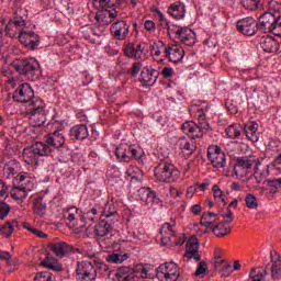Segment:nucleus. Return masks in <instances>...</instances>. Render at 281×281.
Masks as SVG:
<instances>
[{
    "label": "nucleus",
    "mask_w": 281,
    "mask_h": 281,
    "mask_svg": "<svg viewBox=\"0 0 281 281\" xmlns=\"http://www.w3.org/2000/svg\"><path fill=\"white\" fill-rule=\"evenodd\" d=\"M205 271H207V263L205 261H200L194 276H198V277L203 276V273H205Z\"/></svg>",
    "instance_id": "nucleus-56"
},
{
    "label": "nucleus",
    "mask_w": 281,
    "mask_h": 281,
    "mask_svg": "<svg viewBox=\"0 0 281 281\" xmlns=\"http://www.w3.org/2000/svg\"><path fill=\"white\" fill-rule=\"evenodd\" d=\"M177 146L180 148L184 159H190L194 154V146L190 144V139L188 137L182 136L178 139Z\"/></svg>",
    "instance_id": "nucleus-30"
},
{
    "label": "nucleus",
    "mask_w": 281,
    "mask_h": 281,
    "mask_svg": "<svg viewBox=\"0 0 281 281\" xmlns=\"http://www.w3.org/2000/svg\"><path fill=\"white\" fill-rule=\"evenodd\" d=\"M47 247H71V245H68L67 243L61 241L59 239H55L53 241H49L47 244Z\"/></svg>",
    "instance_id": "nucleus-57"
},
{
    "label": "nucleus",
    "mask_w": 281,
    "mask_h": 281,
    "mask_svg": "<svg viewBox=\"0 0 281 281\" xmlns=\"http://www.w3.org/2000/svg\"><path fill=\"white\" fill-rule=\"evenodd\" d=\"M259 125L258 123L251 121L245 124L243 127V133L246 135L247 139L250 142H258L260 139V134L258 133Z\"/></svg>",
    "instance_id": "nucleus-28"
},
{
    "label": "nucleus",
    "mask_w": 281,
    "mask_h": 281,
    "mask_svg": "<svg viewBox=\"0 0 281 281\" xmlns=\"http://www.w3.org/2000/svg\"><path fill=\"white\" fill-rule=\"evenodd\" d=\"M64 218L66 221H69L68 227H76V229H82L80 225L82 224V221H85V217H82V211L76 206H70L66 209V212L64 213Z\"/></svg>",
    "instance_id": "nucleus-20"
},
{
    "label": "nucleus",
    "mask_w": 281,
    "mask_h": 281,
    "mask_svg": "<svg viewBox=\"0 0 281 281\" xmlns=\"http://www.w3.org/2000/svg\"><path fill=\"white\" fill-rule=\"evenodd\" d=\"M131 30V25H128V22L126 20H119L114 22L111 27L110 32L116 41H124L128 36V32Z\"/></svg>",
    "instance_id": "nucleus-21"
},
{
    "label": "nucleus",
    "mask_w": 281,
    "mask_h": 281,
    "mask_svg": "<svg viewBox=\"0 0 281 281\" xmlns=\"http://www.w3.org/2000/svg\"><path fill=\"white\" fill-rule=\"evenodd\" d=\"M150 188L148 187H143L140 189H138V196L140 199V201H143L144 203H146V200L148 199V194L150 193Z\"/></svg>",
    "instance_id": "nucleus-52"
},
{
    "label": "nucleus",
    "mask_w": 281,
    "mask_h": 281,
    "mask_svg": "<svg viewBox=\"0 0 281 281\" xmlns=\"http://www.w3.org/2000/svg\"><path fill=\"white\" fill-rule=\"evenodd\" d=\"M98 216V209L95 207H92L90 211H88L87 213H85V215H82V222L81 224L79 225V227H87V224L89 223H93V221H95V218Z\"/></svg>",
    "instance_id": "nucleus-40"
},
{
    "label": "nucleus",
    "mask_w": 281,
    "mask_h": 281,
    "mask_svg": "<svg viewBox=\"0 0 281 281\" xmlns=\"http://www.w3.org/2000/svg\"><path fill=\"white\" fill-rule=\"evenodd\" d=\"M54 150L49 146V143L35 142L30 147L24 148L22 157L25 164H38L37 157H49Z\"/></svg>",
    "instance_id": "nucleus-8"
},
{
    "label": "nucleus",
    "mask_w": 281,
    "mask_h": 281,
    "mask_svg": "<svg viewBox=\"0 0 281 281\" xmlns=\"http://www.w3.org/2000/svg\"><path fill=\"white\" fill-rule=\"evenodd\" d=\"M12 69L22 76V78H26V80H38L41 76V64L34 57L30 58H18L11 63Z\"/></svg>",
    "instance_id": "nucleus-4"
},
{
    "label": "nucleus",
    "mask_w": 281,
    "mask_h": 281,
    "mask_svg": "<svg viewBox=\"0 0 281 281\" xmlns=\"http://www.w3.org/2000/svg\"><path fill=\"white\" fill-rule=\"evenodd\" d=\"M169 192L171 196H181V194H183L182 190H176L173 187L169 189Z\"/></svg>",
    "instance_id": "nucleus-64"
},
{
    "label": "nucleus",
    "mask_w": 281,
    "mask_h": 281,
    "mask_svg": "<svg viewBox=\"0 0 281 281\" xmlns=\"http://www.w3.org/2000/svg\"><path fill=\"white\" fill-rule=\"evenodd\" d=\"M187 245L186 247H200L201 243L199 241V238L196 235H191L189 238L186 240Z\"/></svg>",
    "instance_id": "nucleus-53"
},
{
    "label": "nucleus",
    "mask_w": 281,
    "mask_h": 281,
    "mask_svg": "<svg viewBox=\"0 0 281 281\" xmlns=\"http://www.w3.org/2000/svg\"><path fill=\"white\" fill-rule=\"evenodd\" d=\"M142 67H144V64H142V61H135L132 64V67L128 69V74L132 76V78L138 76L139 71H142Z\"/></svg>",
    "instance_id": "nucleus-48"
},
{
    "label": "nucleus",
    "mask_w": 281,
    "mask_h": 281,
    "mask_svg": "<svg viewBox=\"0 0 281 281\" xmlns=\"http://www.w3.org/2000/svg\"><path fill=\"white\" fill-rule=\"evenodd\" d=\"M232 232L229 224L227 222H221L213 227V234L215 236H227Z\"/></svg>",
    "instance_id": "nucleus-39"
},
{
    "label": "nucleus",
    "mask_w": 281,
    "mask_h": 281,
    "mask_svg": "<svg viewBox=\"0 0 281 281\" xmlns=\"http://www.w3.org/2000/svg\"><path fill=\"white\" fill-rule=\"evenodd\" d=\"M164 78H172L175 76V69L170 68V67H165L162 68L161 71Z\"/></svg>",
    "instance_id": "nucleus-59"
},
{
    "label": "nucleus",
    "mask_w": 281,
    "mask_h": 281,
    "mask_svg": "<svg viewBox=\"0 0 281 281\" xmlns=\"http://www.w3.org/2000/svg\"><path fill=\"white\" fill-rule=\"evenodd\" d=\"M18 40L26 49H38V45H41V37L33 31L22 32L18 35Z\"/></svg>",
    "instance_id": "nucleus-19"
},
{
    "label": "nucleus",
    "mask_w": 281,
    "mask_h": 281,
    "mask_svg": "<svg viewBox=\"0 0 281 281\" xmlns=\"http://www.w3.org/2000/svg\"><path fill=\"white\" fill-rule=\"evenodd\" d=\"M160 281H178L179 280V266L175 262L162 263L157 268L156 273Z\"/></svg>",
    "instance_id": "nucleus-14"
},
{
    "label": "nucleus",
    "mask_w": 281,
    "mask_h": 281,
    "mask_svg": "<svg viewBox=\"0 0 281 281\" xmlns=\"http://www.w3.org/2000/svg\"><path fill=\"white\" fill-rule=\"evenodd\" d=\"M225 133L229 139H238L243 135V127L240 124H232L226 127Z\"/></svg>",
    "instance_id": "nucleus-37"
},
{
    "label": "nucleus",
    "mask_w": 281,
    "mask_h": 281,
    "mask_svg": "<svg viewBox=\"0 0 281 281\" xmlns=\"http://www.w3.org/2000/svg\"><path fill=\"white\" fill-rule=\"evenodd\" d=\"M145 203L146 205H159V203H161V199H159V195H157V192H155L151 189L147 195V200H145Z\"/></svg>",
    "instance_id": "nucleus-44"
},
{
    "label": "nucleus",
    "mask_w": 281,
    "mask_h": 281,
    "mask_svg": "<svg viewBox=\"0 0 281 281\" xmlns=\"http://www.w3.org/2000/svg\"><path fill=\"white\" fill-rule=\"evenodd\" d=\"M145 30H147L148 32L155 30V22H153L151 20H147L145 21Z\"/></svg>",
    "instance_id": "nucleus-63"
},
{
    "label": "nucleus",
    "mask_w": 281,
    "mask_h": 281,
    "mask_svg": "<svg viewBox=\"0 0 281 281\" xmlns=\"http://www.w3.org/2000/svg\"><path fill=\"white\" fill-rule=\"evenodd\" d=\"M115 155L116 159L124 164H128V161H133V159L142 161V157H144V149L137 147V145L122 143L116 147Z\"/></svg>",
    "instance_id": "nucleus-9"
},
{
    "label": "nucleus",
    "mask_w": 281,
    "mask_h": 281,
    "mask_svg": "<svg viewBox=\"0 0 281 281\" xmlns=\"http://www.w3.org/2000/svg\"><path fill=\"white\" fill-rule=\"evenodd\" d=\"M234 272V269H232V265H226L222 268V276L224 278H229L232 273Z\"/></svg>",
    "instance_id": "nucleus-58"
},
{
    "label": "nucleus",
    "mask_w": 281,
    "mask_h": 281,
    "mask_svg": "<svg viewBox=\"0 0 281 281\" xmlns=\"http://www.w3.org/2000/svg\"><path fill=\"white\" fill-rule=\"evenodd\" d=\"M246 207L249 210H256V207H258V200L256 199V195L251 193L246 195Z\"/></svg>",
    "instance_id": "nucleus-47"
},
{
    "label": "nucleus",
    "mask_w": 281,
    "mask_h": 281,
    "mask_svg": "<svg viewBox=\"0 0 281 281\" xmlns=\"http://www.w3.org/2000/svg\"><path fill=\"white\" fill-rule=\"evenodd\" d=\"M202 210H203V207L201 206V204H195V205L191 206V212H192V214H195V216H199V214H201Z\"/></svg>",
    "instance_id": "nucleus-62"
},
{
    "label": "nucleus",
    "mask_w": 281,
    "mask_h": 281,
    "mask_svg": "<svg viewBox=\"0 0 281 281\" xmlns=\"http://www.w3.org/2000/svg\"><path fill=\"white\" fill-rule=\"evenodd\" d=\"M260 166V162L258 161V157L256 156H245L237 158L236 166L234 168L235 175H238V168H241V170H245L246 175H249L251 172V168L255 167L254 178L257 183L262 182V178L258 177V167Z\"/></svg>",
    "instance_id": "nucleus-12"
},
{
    "label": "nucleus",
    "mask_w": 281,
    "mask_h": 281,
    "mask_svg": "<svg viewBox=\"0 0 281 281\" xmlns=\"http://www.w3.org/2000/svg\"><path fill=\"white\" fill-rule=\"evenodd\" d=\"M78 251L80 254V248H71V247H50L49 250H45V252L40 257V265L45 267V269H50L52 271H61L63 266L58 262V259L54 258V255L57 258H65V256H71Z\"/></svg>",
    "instance_id": "nucleus-3"
},
{
    "label": "nucleus",
    "mask_w": 281,
    "mask_h": 281,
    "mask_svg": "<svg viewBox=\"0 0 281 281\" xmlns=\"http://www.w3.org/2000/svg\"><path fill=\"white\" fill-rule=\"evenodd\" d=\"M119 281H131L133 278H135V274L133 273V269L128 267H122L116 270L115 273Z\"/></svg>",
    "instance_id": "nucleus-35"
},
{
    "label": "nucleus",
    "mask_w": 281,
    "mask_h": 281,
    "mask_svg": "<svg viewBox=\"0 0 281 281\" xmlns=\"http://www.w3.org/2000/svg\"><path fill=\"white\" fill-rule=\"evenodd\" d=\"M45 139L52 150H57L59 161L65 164L67 161V155H69V149L65 147V136L63 133L58 131L54 132L46 136Z\"/></svg>",
    "instance_id": "nucleus-11"
},
{
    "label": "nucleus",
    "mask_w": 281,
    "mask_h": 281,
    "mask_svg": "<svg viewBox=\"0 0 281 281\" xmlns=\"http://www.w3.org/2000/svg\"><path fill=\"white\" fill-rule=\"evenodd\" d=\"M115 218L104 217L94 226V234L99 237L100 247L102 245H108V247H115L117 245V241L112 239L113 234H111L115 229Z\"/></svg>",
    "instance_id": "nucleus-6"
},
{
    "label": "nucleus",
    "mask_w": 281,
    "mask_h": 281,
    "mask_svg": "<svg viewBox=\"0 0 281 281\" xmlns=\"http://www.w3.org/2000/svg\"><path fill=\"white\" fill-rule=\"evenodd\" d=\"M222 217L225 220L224 223H232L234 221V212L231 209H226L222 212Z\"/></svg>",
    "instance_id": "nucleus-54"
},
{
    "label": "nucleus",
    "mask_w": 281,
    "mask_h": 281,
    "mask_svg": "<svg viewBox=\"0 0 281 281\" xmlns=\"http://www.w3.org/2000/svg\"><path fill=\"white\" fill-rule=\"evenodd\" d=\"M16 227H19L18 221L7 222L5 224L0 225V234L5 236V238H10V236H12V232H14Z\"/></svg>",
    "instance_id": "nucleus-38"
},
{
    "label": "nucleus",
    "mask_w": 281,
    "mask_h": 281,
    "mask_svg": "<svg viewBox=\"0 0 281 281\" xmlns=\"http://www.w3.org/2000/svg\"><path fill=\"white\" fill-rule=\"evenodd\" d=\"M207 157L214 168H225L227 158L218 145H211L207 148Z\"/></svg>",
    "instance_id": "nucleus-16"
},
{
    "label": "nucleus",
    "mask_w": 281,
    "mask_h": 281,
    "mask_svg": "<svg viewBox=\"0 0 281 281\" xmlns=\"http://www.w3.org/2000/svg\"><path fill=\"white\" fill-rule=\"evenodd\" d=\"M103 216L104 218H109L110 221H113V218H115V223H117V205L113 202H108L103 210Z\"/></svg>",
    "instance_id": "nucleus-34"
},
{
    "label": "nucleus",
    "mask_w": 281,
    "mask_h": 281,
    "mask_svg": "<svg viewBox=\"0 0 281 281\" xmlns=\"http://www.w3.org/2000/svg\"><path fill=\"white\" fill-rule=\"evenodd\" d=\"M13 186L15 190L23 192L22 199H25L27 196V192H32V190H34V186H36V177L34 173L20 172L14 178Z\"/></svg>",
    "instance_id": "nucleus-13"
},
{
    "label": "nucleus",
    "mask_w": 281,
    "mask_h": 281,
    "mask_svg": "<svg viewBox=\"0 0 281 281\" xmlns=\"http://www.w3.org/2000/svg\"><path fill=\"white\" fill-rule=\"evenodd\" d=\"M98 271L93 263L89 261H81L77 265V281H95Z\"/></svg>",
    "instance_id": "nucleus-15"
},
{
    "label": "nucleus",
    "mask_w": 281,
    "mask_h": 281,
    "mask_svg": "<svg viewBox=\"0 0 281 281\" xmlns=\"http://www.w3.org/2000/svg\"><path fill=\"white\" fill-rule=\"evenodd\" d=\"M168 13L173 16V19H184L186 18V4L182 2H176L169 5Z\"/></svg>",
    "instance_id": "nucleus-32"
},
{
    "label": "nucleus",
    "mask_w": 281,
    "mask_h": 281,
    "mask_svg": "<svg viewBox=\"0 0 281 281\" xmlns=\"http://www.w3.org/2000/svg\"><path fill=\"white\" fill-rule=\"evenodd\" d=\"M177 36L183 45H187V47H193V45L196 44V34L194 31L190 30L189 27H181L178 29Z\"/></svg>",
    "instance_id": "nucleus-24"
},
{
    "label": "nucleus",
    "mask_w": 281,
    "mask_h": 281,
    "mask_svg": "<svg viewBox=\"0 0 281 281\" xmlns=\"http://www.w3.org/2000/svg\"><path fill=\"white\" fill-rule=\"evenodd\" d=\"M226 109L232 113V115H236V113H238V108L233 103L226 102Z\"/></svg>",
    "instance_id": "nucleus-61"
},
{
    "label": "nucleus",
    "mask_w": 281,
    "mask_h": 281,
    "mask_svg": "<svg viewBox=\"0 0 281 281\" xmlns=\"http://www.w3.org/2000/svg\"><path fill=\"white\" fill-rule=\"evenodd\" d=\"M134 278H148V265L137 263L132 269Z\"/></svg>",
    "instance_id": "nucleus-41"
},
{
    "label": "nucleus",
    "mask_w": 281,
    "mask_h": 281,
    "mask_svg": "<svg viewBox=\"0 0 281 281\" xmlns=\"http://www.w3.org/2000/svg\"><path fill=\"white\" fill-rule=\"evenodd\" d=\"M266 181H267L269 188H272V189H270L271 194H276L278 192V190L281 189V178L268 179Z\"/></svg>",
    "instance_id": "nucleus-46"
},
{
    "label": "nucleus",
    "mask_w": 281,
    "mask_h": 281,
    "mask_svg": "<svg viewBox=\"0 0 281 281\" xmlns=\"http://www.w3.org/2000/svg\"><path fill=\"white\" fill-rule=\"evenodd\" d=\"M154 175L160 183H175L179 181L181 171L168 161H160L154 169Z\"/></svg>",
    "instance_id": "nucleus-7"
},
{
    "label": "nucleus",
    "mask_w": 281,
    "mask_h": 281,
    "mask_svg": "<svg viewBox=\"0 0 281 281\" xmlns=\"http://www.w3.org/2000/svg\"><path fill=\"white\" fill-rule=\"evenodd\" d=\"M281 27V15L276 16V14L266 11L260 14L257 22L258 32H262V34H269L271 32L277 31Z\"/></svg>",
    "instance_id": "nucleus-10"
},
{
    "label": "nucleus",
    "mask_w": 281,
    "mask_h": 281,
    "mask_svg": "<svg viewBox=\"0 0 281 281\" xmlns=\"http://www.w3.org/2000/svg\"><path fill=\"white\" fill-rule=\"evenodd\" d=\"M117 13L119 11L116 9L105 10L101 14H97L95 19L100 22L102 21V16H109L110 21H115V19H117Z\"/></svg>",
    "instance_id": "nucleus-45"
},
{
    "label": "nucleus",
    "mask_w": 281,
    "mask_h": 281,
    "mask_svg": "<svg viewBox=\"0 0 281 281\" xmlns=\"http://www.w3.org/2000/svg\"><path fill=\"white\" fill-rule=\"evenodd\" d=\"M259 3H260V0H244L243 1V7L246 10H250L251 12H254V10L258 9Z\"/></svg>",
    "instance_id": "nucleus-49"
},
{
    "label": "nucleus",
    "mask_w": 281,
    "mask_h": 281,
    "mask_svg": "<svg viewBox=\"0 0 281 281\" xmlns=\"http://www.w3.org/2000/svg\"><path fill=\"white\" fill-rule=\"evenodd\" d=\"M260 47L268 54H276L280 49V42L271 35L263 36L260 38Z\"/></svg>",
    "instance_id": "nucleus-26"
},
{
    "label": "nucleus",
    "mask_w": 281,
    "mask_h": 281,
    "mask_svg": "<svg viewBox=\"0 0 281 281\" xmlns=\"http://www.w3.org/2000/svg\"><path fill=\"white\" fill-rule=\"evenodd\" d=\"M187 258L190 260H195V262L201 261V255H199V250L196 248H189V250L186 254Z\"/></svg>",
    "instance_id": "nucleus-50"
},
{
    "label": "nucleus",
    "mask_w": 281,
    "mask_h": 281,
    "mask_svg": "<svg viewBox=\"0 0 281 281\" xmlns=\"http://www.w3.org/2000/svg\"><path fill=\"white\" fill-rule=\"evenodd\" d=\"M218 221V214L214 212L203 213L200 220V224L206 229H210Z\"/></svg>",
    "instance_id": "nucleus-33"
},
{
    "label": "nucleus",
    "mask_w": 281,
    "mask_h": 281,
    "mask_svg": "<svg viewBox=\"0 0 281 281\" xmlns=\"http://www.w3.org/2000/svg\"><path fill=\"white\" fill-rule=\"evenodd\" d=\"M19 172V162L16 160H10L3 167V175L7 179L14 177Z\"/></svg>",
    "instance_id": "nucleus-36"
},
{
    "label": "nucleus",
    "mask_w": 281,
    "mask_h": 281,
    "mask_svg": "<svg viewBox=\"0 0 281 281\" xmlns=\"http://www.w3.org/2000/svg\"><path fill=\"white\" fill-rule=\"evenodd\" d=\"M10 214V205L5 202H0V218H4Z\"/></svg>",
    "instance_id": "nucleus-55"
},
{
    "label": "nucleus",
    "mask_w": 281,
    "mask_h": 281,
    "mask_svg": "<svg viewBox=\"0 0 281 281\" xmlns=\"http://www.w3.org/2000/svg\"><path fill=\"white\" fill-rule=\"evenodd\" d=\"M25 25L27 24L23 18H15L8 22L4 32L10 38H19L25 32Z\"/></svg>",
    "instance_id": "nucleus-18"
},
{
    "label": "nucleus",
    "mask_w": 281,
    "mask_h": 281,
    "mask_svg": "<svg viewBox=\"0 0 281 281\" xmlns=\"http://www.w3.org/2000/svg\"><path fill=\"white\" fill-rule=\"evenodd\" d=\"M33 212L35 216H38L40 218H43L45 214H47V202L45 201V198L37 196L33 201Z\"/></svg>",
    "instance_id": "nucleus-31"
},
{
    "label": "nucleus",
    "mask_w": 281,
    "mask_h": 281,
    "mask_svg": "<svg viewBox=\"0 0 281 281\" xmlns=\"http://www.w3.org/2000/svg\"><path fill=\"white\" fill-rule=\"evenodd\" d=\"M158 78L159 72L155 70V68L145 67L140 71L138 80L142 82L143 87H155Z\"/></svg>",
    "instance_id": "nucleus-22"
},
{
    "label": "nucleus",
    "mask_w": 281,
    "mask_h": 281,
    "mask_svg": "<svg viewBox=\"0 0 281 281\" xmlns=\"http://www.w3.org/2000/svg\"><path fill=\"white\" fill-rule=\"evenodd\" d=\"M237 32L244 36H256L258 34V23L256 19L248 16L237 21Z\"/></svg>",
    "instance_id": "nucleus-17"
},
{
    "label": "nucleus",
    "mask_w": 281,
    "mask_h": 281,
    "mask_svg": "<svg viewBox=\"0 0 281 281\" xmlns=\"http://www.w3.org/2000/svg\"><path fill=\"white\" fill-rule=\"evenodd\" d=\"M124 54L127 58H134L135 60H139L142 58V54H144V44L128 43L124 48Z\"/></svg>",
    "instance_id": "nucleus-27"
},
{
    "label": "nucleus",
    "mask_w": 281,
    "mask_h": 281,
    "mask_svg": "<svg viewBox=\"0 0 281 281\" xmlns=\"http://www.w3.org/2000/svg\"><path fill=\"white\" fill-rule=\"evenodd\" d=\"M189 111L190 113H195L198 117V124L192 121L184 122L182 124V131L186 133V135H190L192 139H201L205 131L210 128V123H207V117L205 116L207 105L203 106L193 104Z\"/></svg>",
    "instance_id": "nucleus-2"
},
{
    "label": "nucleus",
    "mask_w": 281,
    "mask_h": 281,
    "mask_svg": "<svg viewBox=\"0 0 281 281\" xmlns=\"http://www.w3.org/2000/svg\"><path fill=\"white\" fill-rule=\"evenodd\" d=\"M213 262L215 265V267H221V265H223V262H225V259L223 258V255L218 254L214 256Z\"/></svg>",
    "instance_id": "nucleus-60"
},
{
    "label": "nucleus",
    "mask_w": 281,
    "mask_h": 281,
    "mask_svg": "<svg viewBox=\"0 0 281 281\" xmlns=\"http://www.w3.org/2000/svg\"><path fill=\"white\" fill-rule=\"evenodd\" d=\"M165 56L170 60V63H181L186 56V52L179 44H173L165 47Z\"/></svg>",
    "instance_id": "nucleus-23"
},
{
    "label": "nucleus",
    "mask_w": 281,
    "mask_h": 281,
    "mask_svg": "<svg viewBox=\"0 0 281 281\" xmlns=\"http://www.w3.org/2000/svg\"><path fill=\"white\" fill-rule=\"evenodd\" d=\"M14 102L27 103L26 115L30 117H41L45 115V103L42 99L34 97V89L30 83L20 85L13 92Z\"/></svg>",
    "instance_id": "nucleus-1"
},
{
    "label": "nucleus",
    "mask_w": 281,
    "mask_h": 281,
    "mask_svg": "<svg viewBox=\"0 0 281 281\" xmlns=\"http://www.w3.org/2000/svg\"><path fill=\"white\" fill-rule=\"evenodd\" d=\"M175 227H177V220L171 217L170 222H165L159 228L158 234L160 236L162 247L170 245V243L181 247V245H184L186 240H188V236H186V234L178 237Z\"/></svg>",
    "instance_id": "nucleus-5"
},
{
    "label": "nucleus",
    "mask_w": 281,
    "mask_h": 281,
    "mask_svg": "<svg viewBox=\"0 0 281 281\" xmlns=\"http://www.w3.org/2000/svg\"><path fill=\"white\" fill-rule=\"evenodd\" d=\"M213 196L215 201H221L223 205H227V195L223 193L218 184L213 186Z\"/></svg>",
    "instance_id": "nucleus-43"
},
{
    "label": "nucleus",
    "mask_w": 281,
    "mask_h": 281,
    "mask_svg": "<svg viewBox=\"0 0 281 281\" xmlns=\"http://www.w3.org/2000/svg\"><path fill=\"white\" fill-rule=\"evenodd\" d=\"M68 136L71 142H82L89 137V127L85 124H77L69 130Z\"/></svg>",
    "instance_id": "nucleus-25"
},
{
    "label": "nucleus",
    "mask_w": 281,
    "mask_h": 281,
    "mask_svg": "<svg viewBox=\"0 0 281 281\" xmlns=\"http://www.w3.org/2000/svg\"><path fill=\"white\" fill-rule=\"evenodd\" d=\"M53 278L52 272H38L35 276L34 281H52Z\"/></svg>",
    "instance_id": "nucleus-51"
},
{
    "label": "nucleus",
    "mask_w": 281,
    "mask_h": 281,
    "mask_svg": "<svg viewBox=\"0 0 281 281\" xmlns=\"http://www.w3.org/2000/svg\"><path fill=\"white\" fill-rule=\"evenodd\" d=\"M270 258H271V276L273 280H280L281 278V257L277 251H271L270 252Z\"/></svg>",
    "instance_id": "nucleus-29"
},
{
    "label": "nucleus",
    "mask_w": 281,
    "mask_h": 281,
    "mask_svg": "<svg viewBox=\"0 0 281 281\" xmlns=\"http://www.w3.org/2000/svg\"><path fill=\"white\" fill-rule=\"evenodd\" d=\"M108 262H111V265H122L124 260H128V255H120V254H110L106 257Z\"/></svg>",
    "instance_id": "nucleus-42"
}]
</instances>
